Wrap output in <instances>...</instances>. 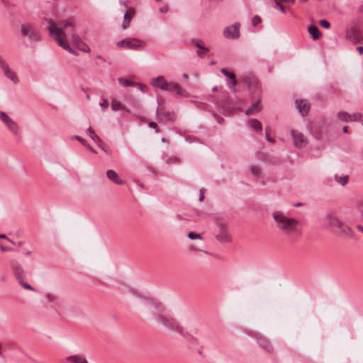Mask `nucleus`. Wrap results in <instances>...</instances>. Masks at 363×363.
Masks as SVG:
<instances>
[{"instance_id": "nucleus-7", "label": "nucleus", "mask_w": 363, "mask_h": 363, "mask_svg": "<svg viewBox=\"0 0 363 363\" xmlns=\"http://www.w3.org/2000/svg\"><path fill=\"white\" fill-rule=\"evenodd\" d=\"M117 46L130 50H138L145 47V43L138 38H128L117 42Z\"/></svg>"}, {"instance_id": "nucleus-11", "label": "nucleus", "mask_w": 363, "mask_h": 363, "mask_svg": "<svg viewBox=\"0 0 363 363\" xmlns=\"http://www.w3.org/2000/svg\"><path fill=\"white\" fill-rule=\"evenodd\" d=\"M291 134L293 139V143L295 147L301 149L307 145L308 139L303 133L297 132L296 130H291Z\"/></svg>"}, {"instance_id": "nucleus-42", "label": "nucleus", "mask_w": 363, "mask_h": 363, "mask_svg": "<svg viewBox=\"0 0 363 363\" xmlns=\"http://www.w3.org/2000/svg\"><path fill=\"white\" fill-rule=\"evenodd\" d=\"M99 106L101 107H108L109 106V102L106 99H104L100 104Z\"/></svg>"}, {"instance_id": "nucleus-23", "label": "nucleus", "mask_w": 363, "mask_h": 363, "mask_svg": "<svg viewBox=\"0 0 363 363\" xmlns=\"http://www.w3.org/2000/svg\"><path fill=\"white\" fill-rule=\"evenodd\" d=\"M86 133L104 151L106 152V150L102 147V140L101 138L95 133L94 130L89 127L88 128Z\"/></svg>"}, {"instance_id": "nucleus-48", "label": "nucleus", "mask_w": 363, "mask_h": 363, "mask_svg": "<svg viewBox=\"0 0 363 363\" xmlns=\"http://www.w3.org/2000/svg\"><path fill=\"white\" fill-rule=\"evenodd\" d=\"M160 11L162 13H167L168 11V8L167 6H163L160 9Z\"/></svg>"}, {"instance_id": "nucleus-13", "label": "nucleus", "mask_w": 363, "mask_h": 363, "mask_svg": "<svg viewBox=\"0 0 363 363\" xmlns=\"http://www.w3.org/2000/svg\"><path fill=\"white\" fill-rule=\"evenodd\" d=\"M169 82L164 79V77L162 75H160L158 77H154L151 79L150 84L155 88L160 89L162 91H166L167 89Z\"/></svg>"}, {"instance_id": "nucleus-40", "label": "nucleus", "mask_w": 363, "mask_h": 363, "mask_svg": "<svg viewBox=\"0 0 363 363\" xmlns=\"http://www.w3.org/2000/svg\"><path fill=\"white\" fill-rule=\"evenodd\" d=\"M195 45L200 50H204V53H207L208 52V49L207 48L202 47L198 41H196L195 43Z\"/></svg>"}, {"instance_id": "nucleus-60", "label": "nucleus", "mask_w": 363, "mask_h": 363, "mask_svg": "<svg viewBox=\"0 0 363 363\" xmlns=\"http://www.w3.org/2000/svg\"><path fill=\"white\" fill-rule=\"evenodd\" d=\"M359 214H360V216H361L362 218L363 219V211H362V212H361Z\"/></svg>"}, {"instance_id": "nucleus-27", "label": "nucleus", "mask_w": 363, "mask_h": 363, "mask_svg": "<svg viewBox=\"0 0 363 363\" xmlns=\"http://www.w3.org/2000/svg\"><path fill=\"white\" fill-rule=\"evenodd\" d=\"M337 118L344 122H351L350 114L346 111H340L337 114Z\"/></svg>"}, {"instance_id": "nucleus-44", "label": "nucleus", "mask_w": 363, "mask_h": 363, "mask_svg": "<svg viewBox=\"0 0 363 363\" xmlns=\"http://www.w3.org/2000/svg\"><path fill=\"white\" fill-rule=\"evenodd\" d=\"M276 4L278 6L279 9L282 13H285L286 12L284 7L280 4V2L278 0L276 1Z\"/></svg>"}, {"instance_id": "nucleus-61", "label": "nucleus", "mask_w": 363, "mask_h": 363, "mask_svg": "<svg viewBox=\"0 0 363 363\" xmlns=\"http://www.w3.org/2000/svg\"><path fill=\"white\" fill-rule=\"evenodd\" d=\"M86 99H90V96L89 94L86 95Z\"/></svg>"}, {"instance_id": "nucleus-15", "label": "nucleus", "mask_w": 363, "mask_h": 363, "mask_svg": "<svg viewBox=\"0 0 363 363\" xmlns=\"http://www.w3.org/2000/svg\"><path fill=\"white\" fill-rule=\"evenodd\" d=\"M11 267L17 280L23 278L25 272L19 262L14 259L11 260Z\"/></svg>"}, {"instance_id": "nucleus-53", "label": "nucleus", "mask_w": 363, "mask_h": 363, "mask_svg": "<svg viewBox=\"0 0 363 363\" xmlns=\"http://www.w3.org/2000/svg\"><path fill=\"white\" fill-rule=\"evenodd\" d=\"M357 228L358 229V230H359L360 232L363 233V226L362 225H358L357 226Z\"/></svg>"}, {"instance_id": "nucleus-64", "label": "nucleus", "mask_w": 363, "mask_h": 363, "mask_svg": "<svg viewBox=\"0 0 363 363\" xmlns=\"http://www.w3.org/2000/svg\"><path fill=\"white\" fill-rule=\"evenodd\" d=\"M362 124L363 125V120H362Z\"/></svg>"}, {"instance_id": "nucleus-31", "label": "nucleus", "mask_w": 363, "mask_h": 363, "mask_svg": "<svg viewBox=\"0 0 363 363\" xmlns=\"http://www.w3.org/2000/svg\"><path fill=\"white\" fill-rule=\"evenodd\" d=\"M335 180L339 184H340L342 186H344L347 183L348 177L347 176L335 177Z\"/></svg>"}, {"instance_id": "nucleus-63", "label": "nucleus", "mask_w": 363, "mask_h": 363, "mask_svg": "<svg viewBox=\"0 0 363 363\" xmlns=\"http://www.w3.org/2000/svg\"><path fill=\"white\" fill-rule=\"evenodd\" d=\"M216 90H217V88H216V87H214V88L213 89V91H216Z\"/></svg>"}, {"instance_id": "nucleus-25", "label": "nucleus", "mask_w": 363, "mask_h": 363, "mask_svg": "<svg viewBox=\"0 0 363 363\" xmlns=\"http://www.w3.org/2000/svg\"><path fill=\"white\" fill-rule=\"evenodd\" d=\"M157 119L160 121H170L173 118V114L168 112H164L159 109L157 111Z\"/></svg>"}, {"instance_id": "nucleus-22", "label": "nucleus", "mask_w": 363, "mask_h": 363, "mask_svg": "<svg viewBox=\"0 0 363 363\" xmlns=\"http://www.w3.org/2000/svg\"><path fill=\"white\" fill-rule=\"evenodd\" d=\"M261 109L260 97H257L256 101L253 102L251 106L246 110L245 113L247 115L255 114L256 113H259Z\"/></svg>"}, {"instance_id": "nucleus-9", "label": "nucleus", "mask_w": 363, "mask_h": 363, "mask_svg": "<svg viewBox=\"0 0 363 363\" xmlns=\"http://www.w3.org/2000/svg\"><path fill=\"white\" fill-rule=\"evenodd\" d=\"M0 119L6 128L15 135L19 133L18 125L5 112H0Z\"/></svg>"}, {"instance_id": "nucleus-55", "label": "nucleus", "mask_w": 363, "mask_h": 363, "mask_svg": "<svg viewBox=\"0 0 363 363\" xmlns=\"http://www.w3.org/2000/svg\"><path fill=\"white\" fill-rule=\"evenodd\" d=\"M342 130H343V132L345 133H347L348 132V127L347 126H344Z\"/></svg>"}, {"instance_id": "nucleus-5", "label": "nucleus", "mask_w": 363, "mask_h": 363, "mask_svg": "<svg viewBox=\"0 0 363 363\" xmlns=\"http://www.w3.org/2000/svg\"><path fill=\"white\" fill-rule=\"evenodd\" d=\"M21 35L27 38L30 42H38L41 39L37 28L29 23H24L21 25Z\"/></svg>"}, {"instance_id": "nucleus-36", "label": "nucleus", "mask_w": 363, "mask_h": 363, "mask_svg": "<svg viewBox=\"0 0 363 363\" xmlns=\"http://www.w3.org/2000/svg\"><path fill=\"white\" fill-rule=\"evenodd\" d=\"M217 239L221 242H227L229 240V237L227 233H222L221 235L217 236Z\"/></svg>"}, {"instance_id": "nucleus-32", "label": "nucleus", "mask_w": 363, "mask_h": 363, "mask_svg": "<svg viewBox=\"0 0 363 363\" xmlns=\"http://www.w3.org/2000/svg\"><path fill=\"white\" fill-rule=\"evenodd\" d=\"M19 284L25 289H28V290H30V291H35V289L32 286H30L29 284L28 283H26V282H23V278H21V279H18Z\"/></svg>"}, {"instance_id": "nucleus-1", "label": "nucleus", "mask_w": 363, "mask_h": 363, "mask_svg": "<svg viewBox=\"0 0 363 363\" xmlns=\"http://www.w3.org/2000/svg\"><path fill=\"white\" fill-rule=\"evenodd\" d=\"M48 24L50 35L54 38L57 44L65 50L76 55V52L69 46V39L70 38L77 49L85 52H90L89 46L78 34L75 33L76 23L74 19L69 18L58 21L50 19Z\"/></svg>"}, {"instance_id": "nucleus-43", "label": "nucleus", "mask_w": 363, "mask_h": 363, "mask_svg": "<svg viewBox=\"0 0 363 363\" xmlns=\"http://www.w3.org/2000/svg\"><path fill=\"white\" fill-rule=\"evenodd\" d=\"M204 189H201L199 191V201H203L204 199Z\"/></svg>"}, {"instance_id": "nucleus-20", "label": "nucleus", "mask_w": 363, "mask_h": 363, "mask_svg": "<svg viewBox=\"0 0 363 363\" xmlns=\"http://www.w3.org/2000/svg\"><path fill=\"white\" fill-rule=\"evenodd\" d=\"M221 72L225 77H227L231 79V82H228V83L229 89H232V90H235V87L236 86V85L238 84L235 74L233 72H229L225 69H222Z\"/></svg>"}, {"instance_id": "nucleus-30", "label": "nucleus", "mask_w": 363, "mask_h": 363, "mask_svg": "<svg viewBox=\"0 0 363 363\" xmlns=\"http://www.w3.org/2000/svg\"><path fill=\"white\" fill-rule=\"evenodd\" d=\"M118 80L119 84L123 86H131L135 85L133 82L125 78L120 77Z\"/></svg>"}, {"instance_id": "nucleus-26", "label": "nucleus", "mask_w": 363, "mask_h": 363, "mask_svg": "<svg viewBox=\"0 0 363 363\" xmlns=\"http://www.w3.org/2000/svg\"><path fill=\"white\" fill-rule=\"evenodd\" d=\"M308 33L313 40L319 39L321 33L316 26L312 25L310 26L308 28Z\"/></svg>"}, {"instance_id": "nucleus-62", "label": "nucleus", "mask_w": 363, "mask_h": 363, "mask_svg": "<svg viewBox=\"0 0 363 363\" xmlns=\"http://www.w3.org/2000/svg\"><path fill=\"white\" fill-rule=\"evenodd\" d=\"M301 2H306L308 0H300Z\"/></svg>"}, {"instance_id": "nucleus-18", "label": "nucleus", "mask_w": 363, "mask_h": 363, "mask_svg": "<svg viewBox=\"0 0 363 363\" xmlns=\"http://www.w3.org/2000/svg\"><path fill=\"white\" fill-rule=\"evenodd\" d=\"M296 108L298 110L299 113L302 116H305L306 114H307L309 111V108H310L309 104L305 100H300V101L296 100Z\"/></svg>"}, {"instance_id": "nucleus-21", "label": "nucleus", "mask_w": 363, "mask_h": 363, "mask_svg": "<svg viewBox=\"0 0 363 363\" xmlns=\"http://www.w3.org/2000/svg\"><path fill=\"white\" fill-rule=\"evenodd\" d=\"M111 108L113 111H121L125 113H129L130 110L126 108L125 106L116 99H113L111 101Z\"/></svg>"}, {"instance_id": "nucleus-4", "label": "nucleus", "mask_w": 363, "mask_h": 363, "mask_svg": "<svg viewBox=\"0 0 363 363\" xmlns=\"http://www.w3.org/2000/svg\"><path fill=\"white\" fill-rule=\"evenodd\" d=\"M273 219L277 228L286 235L299 233V221L291 217L286 216L283 212L274 211Z\"/></svg>"}, {"instance_id": "nucleus-12", "label": "nucleus", "mask_w": 363, "mask_h": 363, "mask_svg": "<svg viewBox=\"0 0 363 363\" xmlns=\"http://www.w3.org/2000/svg\"><path fill=\"white\" fill-rule=\"evenodd\" d=\"M240 23H235L226 27L223 30V35L226 38L237 39L240 36Z\"/></svg>"}, {"instance_id": "nucleus-57", "label": "nucleus", "mask_w": 363, "mask_h": 363, "mask_svg": "<svg viewBox=\"0 0 363 363\" xmlns=\"http://www.w3.org/2000/svg\"><path fill=\"white\" fill-rule=\"evenodd\" d=\"M8 241H9V242H11V244H13V245H14V244H15V243H14V242H13V240H11V239H9V238L8 239Z\"/></svg>"}, {"instance_id": "nucleus-46", "label": "nucleus", "mask_w": 363, "mask_h": 363, "mask_svg": "<svg viewBox=\"0 0 363 363\" xmlns=\"http://www.w3.org/2000/svg\"><path fill=\"white\" fill-rule=\"evenodd\" d=\"M197 54L199 57H203L206 53H204L203 50H200L197 51Z\"/></svg>"}, {"instance_id": "nucleus-37", "label": "nucleus", "mask_w": 363, "mask_h": 363, "mask_svg": "<svg viewBox=\"0 0 363 363\" xmlns=\"http://www.w3.org/2000/svg\"><path fill=\"white\" fill-rule=\"evenodd\" d=\"M319 23L321 26H323L325 28L328 29L330 28V22L325 19L320 20Z\"/></svg>"}, {"instance_id": "nucleus-54", "label": "nucleus", "mask_w": 363, "mask_h": 363, "mask_svg": "<svg viewBox=\"0 0 363 363\" xmlns=\"http://www.w3.org/2000/svg\"><path fill=\"white\" fill-rule=\"evenodd\" d=\"M139 86H140V89L142 91H145V88L146 87L145 85L143 84H139Z\"/></svg>"}, {"instance_id": "nucleus-56", "label": "nucleus", "mask_w": 363, "mask_h": 363, "mask_svg": "<svg viewBox=\"0 0 363 363\" xmlns=\"http://www.w3.org/2000/svg\"><path fill=\"white\" fill-rule=\"evenodd\" d=\"M25 255H27V256H30L31 255V252L30 250H27L25 252Z\"/></svg>"}, {"instance_id": "nucleus-52", "label": "nucleus", "mask_w": 363, "mask_h": 363, "mask_svg": "<svg viewBox=\"0 0 363 363\" xmlns=\"http://www.w3.org/2000/svg\"><path fill=\"white\" fill-rule=\"evenodd\" d=\"M281 1H284V2H286V3H288V4H293L294 3V0H281Z\"/></svg>"}, {"instance_id": "nucleus-45", "label": "nucleus", "mask_w": 363, "mask_h": 363, "mask_svg": "<svg viewBox=\"0 0 363 363\" xmlns=\"http://www.w3.org/2000/svg\"><path fill=\"white\" fill-rule=\"evenodd\" d=\"M74 139L79 141L82 145H85L86 140L80 136L75 135Z\"/></svg>"}, {"instance_id": "nucleus-59", "label": "nucleus", "mask_w": 363, "mask_h": 363, "mask_svg": "<svg viewBox=\"0 0 363 363\" xmlns=\"http://www.w3.org/2000/svg\"><path fill=\"white\" fill-rule=\"evenodd\" d=\"M46 297H47L48 299H50V298H51V295H50V294H47V295H46Z\"/></svg>"}, {"instance_id": "nucleus-39", "label": "nucleus", "mask_w": 363, "mask_h": 363, "mask_svg": "<svg viewBox=\"0 0 363 363\" xmlns=\"http://www.w3.org/2000/svg\"><path fill=\"white\" fill-rule=\"evenodd\" d=\"M252 22L253 26H256L261 22V18L259 16H255Z\"/></svg>"}, {"instance_id": "nucleus-49", "label": "nucleus", "mask_w": 363, "mask_h": 363, "mask_svg": "<svg viewBox=\"0 0 363 363\" xmlns=\"http://www.w3.org/2000/svg\"><path fill=\"white\" fill-rule=\"evenodd\" d=\"M266 138L270 143H274V140L269 135L267 132H266Z\"/></svg>"}, {"instance_id": "nucleus-24", "label": "nucleus", "mask_w": 363, "mask_h": 363, "mask_svg": "<svg viewBox=\"0 0 363 363\" xmlns=\"http://www.w3.org/2000/svg\"><path fill=\"white\" fill-rule=\"evenodd\" d=\"M106 176L111 181L117 184H123L124 183L123 181L120 179L118 174L114 170H108L106 172Z\"/></svg>"}, {"instance_id": "nucleus-3", "label": "nucleus", "mask_w": 363, "mask_h": 363, "mask_svg": "<svg viewBox=\"0 0 363 363\" xmlns=\"http://www.w3.org/2000/svg\"><path fill=\"white\" fill-rule=\"evenodd\" d=\"M324 228L333 234L346 238H353L352 230L333 212L327 213L323 219Z\"/></svg>"}, {"instance_id": "nucleus-35", "label": "nucleus", "mask_w": 363, "mask_h": 363, "mask_svg": "<svg viewBox=\"0 0 363 363\" xmlns=\"http://www.w3.org/2000/svg\"><path fill=\"white\" fill-rule=\"evenodd\" d=\"M362 117V114L360 113H354L352 114H350V118L351 121H360Z\"/></svg>"}, {"instance_id": "nucleus-47", "label": "nucleus", "mask_w": 363, "mask_h": 363, "mask_svg": "<svg viewBox=\"0 0 363 363\" xmlns=\"http://www.w3.org/2000/svg\"><path fill=\"white\" fill-rule=\"evenodd\" d=\"M83 145L85 146L86 148H88L92 152H94V153L96 152L89 144H87L86 142L85 143V145Z\"/></svg>"}, {"instance_id": "nucleus-28", "label": "nucleus", "mask_w": 363, "mask_h": 363, "mask_svg": "<svg viewBox=\"0 0 363 363\" xmlns=\"http://www.w3.org/2000/svg\"><path fill=\"white\" fill-rule=\"evenodd\" d=\"M249 124L251 128L256 130H261L262 128V125L260 121L257 119L252 118L249 121Z\"/></svg>"}, {"instance_id": "nucleus-34", "label": "nucleus", "mask_w": 363, "mask_h": 363, "mask_svg": "<svg viewBox=\"0 0 363 363\" xmlns=\"http://www.w3.org/2000/svg\"><path fill=\"white\" fill-rule=\"evenodd\" d=\"M188 238L189 239H191V240H194V239H200V240H201L202 239V237H201V234L196 233L195 232H190V233H189Z\"/></svg>"}, {"instance_id": "nucleus-50", "label": "nucleus", "mask_w": 363, "mask_h": 363, "mask_svg": "<svg viewBox=\"0 0 363 363\" xmlns=\"http://www.w3.org/2000/svg\"><path fill=\"white\" fill-rule=\"evenodd\" d=\"M149 126L152 128H155L157 127V123L155 122H151L150 123Z\"/></svg>"}, {"instance_id": "nucleus-58", "label": "nucleus", "mask_w": 363, "mask_h": 363, "mask_svg": "<svg viewBox=\"0 0 363 363\" xmlns=\"http://www.w3.org/2000/svg\"><path fill=\"white\" fill-rule=\"evenodd\" d=\"M301 205H302L301 203H297L295 204V206H296V207L297 206H301Z\"/></svg>"}, {"instance_id": "nucleus-8", "label": "nucleus", "mask_w": 363, "mask_h": 363, "mask_svg": "<svg viewBox=\"0 0 363 363\" xmlns=\"http://www.w3.org/2000/svg\"><path fill=\"white\" fill-rule=\"evenodd\" d=\"M345 38L353 44L362 43L363 42L362 32L357 26H352L347 29Z\"/></svg>"}, {"instance_id": "nucleus-14", "label": "nucleus", "mask_w": 363, "mask_h": 363, "mask_svg": "<svg viewBox=\"0 0 363 363\" xmlns=\"http://www.w3.org/2000/svg\"><path fill=\"white\" fill-rule=\"evenodd\" d=\"M177 332L182 335L189 343L196 345L199 343V339L194 335L193 333L185 331L182 326L181 330H177Z\"/></svg>"}, {"instance_id": "nucleus-41", "label": "nucleus", "mask_w": 363, "mask_h": 363, "mask_svg": "<svg viewBox=\"0 0 363 363\" xmlns=\"http://www.w3.org/2000/svg\"><path fill=\"white\" fill-rule=\"evenodd\" d=\"M0 249L2 252H7V251L11 250V248L4 247V245L1 241H0Z\"/></svg>"}, {"instance_id": "nucleus-16", "label": "nucleus", "mask_w": 363, "mask_h": 363, "mask_svg": "<svg viewBox=\"0 0 363 363\" xmlns=\"http://www.w3.org/2000/svg\"><path fill=\"white\" fill-rule=\"evenodd\" d=\"M166 91L175 93L178 96H186L185 91L181 88L179 84L174 82H169Z\"/></svg>"}, {"instance_id": "nucleus-2", "label": "nucleus", "mask_w": 363, "mask_h": 363, "mask_svg": "<svg viewBox=\"0 0 363 363\" xmlns=\"http://www.w3.org/2000/svg\"><path fill=\"white\" fill-rule=\"evenodd\" d=\"M139 304L144 313L153 318L158 325L170 331L181 330L179 323L166 314L164 308L160 303L147 297H142Z\"/></svg>"}, {"instance_id": "nucleus-17", "label": "nucleus", "mask_w": 363, "mask_h": 363, "mask_svg": "<svg viewBox=\"0 0 363 363\" xmlns=\"http://www.w3.org/2000/svg\"><path fill=\"white\" fill-rule=\"evenodd\" d=\"M135 13V9L133 8L128 9L124 14L123 21L122 24L123 29H126L129 26L131 19Z\"/></svg>"}, {"instance_id": "nucleus-19", "label": "nucleus", "mask_w": 363, "mask_h": 363, "mask_svg": "<svg viewBox=\"0 0 363 363\" xmlns=\"http://www.w3.org/2000/svg\"><path fill=\"white\" fill-rule=\"evenodd\" d=\"M257 340L259 345L267 352L271 353L273 352V346L267 339L263 337H260Z\"/></svg>"}, {"instance_id": "nucleus-51", "label": "nucleus", "mask_w": 363, "mask_h": 363, "mask_svg": "<svg viewBox=\"0 0 363 363\" xmlns=\"http://www.w3.org/2000/svg\"><path fill=\"white\" fill-rule=\"evenodd\" d=\"M357 50H358V52L360 55H362L363 53V47L359 46L357 48Z\"/></svg>"}, {"instance_id": "nucleus-29", "label": "nucleus", "mask_w": 363, "mask_h": 363, "mask_svg": "<svg viewBox=\"0 0 363 363\" xmlns=\"http://www.w3.org/2000/svg\"><path fill=\"white\" fill-rule=\"evenodd\" d=\"M68 359L73 363H87L86 359L79 355H73L68 357Z\"/></svg>"}, {"instance_id": "nucleus-38", "label": "nucleus", "mask_w": 363, "mask_h": 363, "mask_svg": "<svg viewBox=\"0 0 363 363\" xmlns=\"http://www.w3.org/2000/svg\"><path fill=\"white\" fill-rule=\"evenodd\" d=\"M357 208L359 213L363 211V199H362L357 201Z\"/></svg>"}, {"instance_id": "nucleus-6", "label": "nucleus", "mask_w": 363, "mask_h": 363, "mask_svg": "<svg viewBox=\"0 0 363 363\" xmlns=\"http://www.w3.org/2000/svg\"><path fill=\"white\" fill-rule=\"evenodd\" d=\"M242 82L247 86L251 95L260 97L261 89L257 77L250 74H247L242 77Z\"/></svg>"}, {"instance_id": "nucleus-33", "label": "nucleus", "mask_w": 363, "mask_h": 363, "mask_svg": "<svg viewBox=\"0 0 363 363\" xmlns=\"http://www.w3.org/2000/svg\"><path fill=\"white\" fill-rule=\"evenodd\" d=\"M250 172L252 175L257 177L260 174L261 171L259 167L252 166L250 167Z\"/></svg>"}, {"instance_id": "nucleus-10", "label": "nucleus", "mask_w": 363, "mask_h": 363, "mask_svg": "<svg viewBox=\"0 0 363 363\" xmlns=\"http://www.w3.org/2000/svg\"><path fill=\"white\" fill-rule=\"evenodd\" d=\"M0 65L6 78L10 79L14 84L19 82L17 74L10 68L9 65L4 60H0Z\"/></svg>"}]
</instances>
